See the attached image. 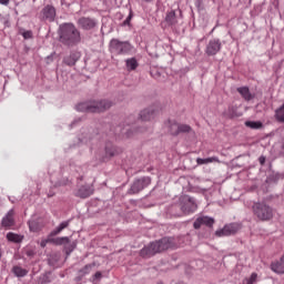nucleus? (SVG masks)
Listing matches in <instances>:
<instances>
[{
	"instance_id": "f257e3e1",
	"label": "nucleus",
	"mask_w": 284,
	"mask_h": 284,
	"mask_svg": "<svg viewBox=\"0 0 284 284\" xmlns=\"http://www.w3.org/2000/svg\"><path fill=\"white\" fill-rule=\"evenodd\" d=\"M174 247H176L174 237H163L158 242H152L149 246H144L140 251V256L142 258H150L154 254H160V252H165V250H174Z\"/></svg>"
},
{
	"instance_id": "f03ea898",
	"label": "nucleus",
	"mask_w": 284,
	"mask_h": 284,
	"mask_svg": "<svg viewBox=\"0 0 284 284\" xmlns=\"http://www.w3.org/2000/svg\"><path fill=\"white\" fill-rule=\"evenodd\" d=\"M60 41L64 45H77L81 43V32L72 23H67L60 27Z\"/></svg>"
},
{
	"instance_id": "7ed1b4c3",
	"label": "nucleus",
	"mask_w": 284,
	"mask_h": 284,
	"mask_svg": "<svg viewBox=\"0 0 284 284\" xmlns=\"http://www.w3.org/2000/svg\"><path fill=\"white\" fill-rule=\"evenodd\" d=\"M70 225V222L65 221L62 222L55 230H53L45 240H42L40 242V247H45V245H48V243H52V245H68V243H70V237L68 236H63V237H54L59 234H61V232H63V230H65V227H68Z\"/></svg>"
},
{
	"instance_id": "20e7f679",
	"label": "nucleus",
	"mask_w": 284,
	"mask_h": 284,
	"mask_svg": "<svg viewBox=\"0 0 284 284\" xmlns=\"http://www.w3.org/2000/svg\"><path fill=\"white\" fill-rule=\"evenodd\" d=\"M112 108V102L109 100H101L98 102H82L77 105L79 112H105Z\"/></svg>"
},
{
	"instance_id": "39448f33",
	"label": "nucleus",
	"mask_w": 284,
	"mask_h": 284,
	"mask_svg": "<svg viewBox=\"0 0 284 284\" xmlns=\"http://www.w3.org/2000/svg\"><path fill=\"white\" fill-rule=\"evenodd\" d=\"M254 216L262 222L274 219V209L265 202H255L252 206Z\"/></svg>"
},
{
	"instance_id": "423d86ee",
	"label": "nucleus",
	"mask_w": 284,
	"mask_h": 284,
	"mask_svg": "<svg viewBox=\"0 0 284 284\" xmlns=\"http://www.w3.org/2000/svg\"><path fill=\"white\" fill-rule=\"evenodd\" d=\"M110 52L111 54H115L116 57L130 54L134 47L128 41H120L119 39H112L110 41Z\"/></svg>"
},
{
	"instance_id": "0eeeda50",
	"label": "nucleus",
	"mask_w": 284,
	"mask_h": 284,
	"mask_svg": "<svg viewBox=\"0 0 284 284\" xmlns=\"http://www.w3.org/2000/svg\"><path fill=\"white\" fill-rule=\"evenodd\" d=\"M41 21H48L52 23L57 19V9L52 4H47L39 14Z\"/></svg>"
},
{
	"instance_id": "6e6552de",
	"label": "nucleus",
	"mask_w": 284,
	"mask_h": 284,
	"mask_svg": "<svg viewBox=\"0 0 284 284\" xmlns=\"http://www.w3.org/2000/svg\"><path fill=\"white\" fill-rule=\"evenodd\" d=\"M176 23H179L176 11L171 10L166 12L164 20L161 22V28H163V30H168V28H174Z\"/></svg>"
},
{
	"instance_id": "1a4fd4ad",
	"label": "nucleus",
	"mask_w": 284,
	"mask_h": 284,
	"mask_svg": "<svg viewBox=\"0 0 284 284\" xmlns=\"http://www.w3.org/2000/svg\"><path fill=\"white\" fill-rule=\"evenodd\" d=\"M152 183V180L150 178H141L139 180H135L130 189L131 194H139L142 190H145L148 185Z\"/></svg>"
},
{
	"instance_id": "9d476101",
	"label": "nucleus",
	"mask_w": 284,
	"mask_h": 284,
	"mask_svg": "<svg viewBox=\"0 0 284 284\" xmlns=\"http://www.w3.org/2000/svg\"><path fill=\"white\" fill-rule=\"evenodd\" d=\"M181 210L184 214H192L196 212V202L190 196H184L182 199Z\"/></svg>"
},
{
	"instance_id": "9b49d317",
	"label": "nucleus",
	"mask_w": 284,
	"mask_h": 284,
	"mask_svg": "<svg viewBox=\"0 0 284 284\" xmlns=\"http://www.w3.org/2000/svg\"><path fill=\"white\" fill-rule=\"evenodd\" d=\"M219 52H221V40H210L205 49V53L207 54V57H214L215 54H219Z\"/></svg>"
},
{
	"instance_id": "f8f14e48",
	"label": "nucleus",
	"mask_w": 284,
	"mask_h": 284,
	"mask_svg": "<svg viewBox=\"0 0 284 284\" xmlns=\"http://www.w3.org/2000/svg\"><path fill=\"white\" fill-rule=\"evenodd\" d=\"M240 226L236 223L227 224L222 230L216 231L215 235L217 236H232V234H236L239 232Z\"/></svg>"
},
{
	"instance_id": "ddd939ff",
	"label": "nucleus",
	"mask_w": 284,
	"mask_h": 284,
	"mask_svg": "<svg viewBox=\"0 0 284 284\" xmlns=\"http://www.w3.org/2000/svg\"><path fill=\"white\" fill-rule=\"evenodd\" d=\"M78 26L82 30H93V28H97V20L93 18L82 17L78 20Z\"/></svg>"
},
{
	"instance_id": "4468645a",
	"label": "nucleus",
	"mask_w": 284,
	"mask_h": 284,
	"mask_svg": "<svg viewBox=\"0 0 284 284\" xmlns=\"http://www.w3.org/2000/svg\"><path fill=\"white\" fill-rule=\"evenodd\" d=\"M201 225H206V227H212L214 225V219L210 216H200L193 223L195 230H201Z\"/></svg>"
},
{
	"instance_id": "2eb2a0df",
	"label": "nucleus",
	"mask_w": 284,
	"mask_h": 284,
	"mask_svg": "<svg viewBox=\"0 0 284 284\" xmlns=\"http://www.w3.org/2000/svg\"><path fill=\"white\" fill-rule=\"evenodd\" d=\"M1 226L4 230H10V227H14V210H10L4 217H2Z\"/></svg>"
},
{
	"instance_id": "dca6fc26",
	"label": "nucleus",
	"mask_w": 284,
	"mask_h": 284,
	"mask_svg": "<svg viewBox=\"0 0 284 284\" xmlns=\"http://www.w3.org/2000/svg\"><path fill=\"white\" fill-rule=\"evenodd\" d=\"M92 194H94V186L92 185H83L75 192V196L79 199H88Z\"/></svg>"
},
{
	"instance_id": "f3484780",
	"label": "nucleus",
	"mask_w": 284,
	"mask_h": 284,
	"mask_svg": "<svg viewBox=\"0 0 284 284\" xmlns=\"http://www.w3.org/2000/svg\"><path fill=\"white\" fill-rule=\"evenodd\" d=\"M97 267V263H91L84 265L82 268L78 271V276L75 277V281H81L84 276H88V274H91L92 270Z\"/></svg>"
},
{
	"instance_id": "a211bd4d",
	"label": "nucleus",
	"mask_w": 284,
	"mask_h": 284,
	"mask_svg": "<svg viewBox=\"0 0 284 284\" xmlns=\"http://www.w3.org/2000/svg\"><path fill=\"white\" fill-rule=\"evenodd\" d=\"M271 270L275 274H284V254L281 256L280 260L271 263Z\"/></svg>"
},
{
	"instance_id": "6ab92c4d",
	"label": "nucleus",
	"mask_w": 284,
	"mask_h": 284,
	"mask_svg": "<svg viewBox=\"0 0 284 284\" xmlns=\"http://www.w3.org/2000/svg\"><path fill=\"white\" fill-rule=\"evenodd\" d=\"M154 116H156V110H154L153 106L144 109L143 111L140 112L141 121H152Z\"/></svg>"
},
{
	"instance_id": "aec40b11",
	"label": "nucleus",
	"mask_w": 284,
	"mask_h": 284,
	"mask_svg": "<svg viewBox=\"0 0 284 284\" xmlns=\"http://www.w3.org/2000/svg\"><path fill=\"white\" fill-rule=\"evenodd\" d=\"M81 55L79 53L73 52L70 55L64 57L63 63L72 68V65H77V62L79 61Z\"/></svg>"
},
{
	"instance_id": "412c9836",
	"label": "nucleus",
	"mask_w": 284,
	"mask_h": 284,
	"mask_svg": "<svg viewBox=\"0 0 284 284\" xmlns=\"http://www.w3.org/2000/svg\"><path fill=\"white\" fill-rule=\"evenodd\" d=\"M237 92H239V94H241V97L244 99V101H252V99H254V94H252V92H250V88H247V87L237 88Z\"/></svg>"
},
{
	"instance_id": "4be33fe9",
	"label": "nucleus",
	"mask_w": 284,
	"mask_h": 284,
	"mask_svg": "<svg viewBox=\"0 0 284 284\" xmlns=\"http://www.w3.org/2000/svg\"><path fill=\"white\" fill-rule=\"evenodd\" d=\"M197 165H207L210 163H221V160H219L217 156L206 158V159H196Z\"/></svg>"
},
{
	"instance_id": "5701e85b",
	"label": "nucleus",
	"mask_w": 284,
	"mask_h": 284,
	"mask_svg": "<svg viewBox=\"0 0 284 284\" xmlns=\"http://www.w3.org/2000/svg\"><path fill=\"white\" fill-rule=\"evenodd\" d=\"M126 70L129 72H132L139 68V61H136V58H131L125 60Z\"/></svg>"
},
{
	"instance_id": "b1692460",
	"label": "nucleus",
	"mask_w": 284,
	"mask_h": 284,
	"mask_svg": "<svg viewBox=\"0 0 284 284\" xmlns=\"http://www.w3.org/2000/svg\"><path fill=\"white\" fill-rule=\"evenodd\" d=\"M180 123L176 121H169V132L172 136H179Z\"/></svg>"
},
{
	"instance_id": "393cba45",
	"label": "nucleus",
	"mask_w": 284,
	"mask_h": 284,
	"mask_svg": "<svg viewBox=\"0 0 284 284\" xmlns=\"http://www.w3.org/2000/svg\"><path fill=\"white\" fill-rule=\"evenodd\" d=\"M7 240H8L10 243H21V241H23V236L17 234V233H13V232H9V233L7 234Z\"/></svg>"
},
{
	"instance_id": "a878e982",
	"label": "nucleus",
	"mask_w": 284,
	"mask_h": 284,
	"mask_svg": "<svg viewBox=\"0 0 284 284\" xmlns=\"http://www.w3.org/2000/svg\"><path fill=\"white\" fill-rule=\"evenodd\" d=\"M12 272L16 276H18L19 278L23 277V276H28V270L21 267V266H13L12 267Z\"/></svg>"
},
{
	"instance_id": "bb28decb",
	"label": "nucleus",
	"mask_w": 284,
	"mask_h": 284,
	"mask_svg": "<svg viewBox=\"0 0 284 284\" xmlns=\"http://www.w3.org/2000/svg\"><path fill=\"white\" fill-rule=\"evenodd\" d=\"M245 125H246V128H251V130H261V128H263V122L246 121Z\"/></svg>"
},
{
	"instance_id": "cd10ccee",
	"label": "nucleus",
	"mask_w": 284,
	"mask_h": 284,
	"mask_svg": "<svg viewBox=\"0 0 284 284\" xmlns=\"http://www.w3.org/2000/svg\"><path fill=\"white\" fill-rule=\"evenodd\" d=\"M275 119L280 123H284V104L275 111Z\"/></svg>"
},
{
	"instance_id": "c85d7f7f",
	"label": "nucleus",
	"mask_w": 284,
	"mask_h": 284,
	"mask_svg": "<svg viewBox=\"0 0 284 284\" xmlns=\"http://www.w3.org/2000/svg\"><path fill=\"white\" fill-rule=\"evenodd\" d=\"M29 229L31 232H40L41 231V225H39V222L36 220H30L29 221Z\"/></svg>"
},
{
	"instance_id": "c756f323",
	"label": "nucleus",
	"mask_w": 284,
	"mask_h": 284,
	"mask_svg": "<svg viewBox=\"0 0 284 284\" xmlns=\"http://www.w3.org/2000/svg\"><path fill=\"white\" fill-rule=\"evenodd\" d=\"M105 152L106 156H116V154H119V150L116 149V146H106Z\"/></svg>"
},
{
	"instance_id": "7c9ffc66",
	"label": "nucleus",
	"mask_w": 284,
	"mask_h": 284,
	"mask_svg": "<svg viewBox=\"0 0 284 284\" xmlns=\"http://www.w3.org/2000/svg\"><path fill=\"white\" fill-rule=\"evenodd\" d=\"M189 132H192V126L187 124H180L179 134H189Z\"/></svg>"
},
{
	"instance_id": "2f4dec72",
	"label": "nucleus",
	"mask_w": 284,
	"mask_h": 284,
	"mask_svg": "<svg viewBox=\"0 0 284 284\" xmlns=\"http://www.w3.org/2000/svg\"><path fill=\"white\" fill-rule=\"evenodd\" d=\"M256 278H258V274L252 273L250 277H246L245 280H243V284H254L256 283Z\"/></svg>"
},
{
	"instance_id": "473e14b6",
	"label": "nucleus",
	"mask_w": 284,
	"mask_h": 284,
	"mask_svg": "<svg viewBox=\"0 0 284 284\" xmlns=\"http://www.w3.org/2000/svg\"><path fill=\"white\" fill-rule=\"evenodd\" d=\"M120 132H121V134H125V136L130 138V136H132V126H130V124H128L126 126L121 129Z\"/></svg>"
},
{
	"instance_id": "72a5a7b5",
	"label": "nucleus",
	"mask_w": 284,
	"mask_h": 284,
	"mask_svg": "<svg viewBox=\"0 0 284 284\" xmlns=\"http://www.w3.org/2000/svg\"><path fill=\"white\" fill-rule=\"evenodd\" d=\"M21 34H22L23 39H32V37H33V33L31 30L23 31Z\"/></svg>"
},
{
	"instance_id": "f704fd0d",
	"label": "nucleus",
	"mask_w": 284,
	"mask_h": 284,
	"mask_svg": "<svg viewBox=\"0 0 284 284\" xmlns=\"http://www.w3.org/2000/svg\"><path fill=\"white\" fill-rule=\"evenodd\" d=\"M101 278H103V274L98 271L93 276H92V280L93 281H101Z\"/></svg>"
},
{
	"instance_id": "c9c22d12",
	"label": "nucleus",
	"mask_w": 284,
	"mask_h": 284,
	"mask_svg": "<svg viewBox=\"0 0 284 284\" xmlns=\"http://www.w3.org/2000/svg\"><path fill=\"white\" fill-rule=\"evenodd\" d=\"M74 247H77V244H71L69 247L64 246V250H67V254H71V252L74 251Z\"/></svg>"
},
{
	"instance_id": "e433bc0d",
	"label": "nucleus",
	"mask_w": 284,
	"mask_h": 284,
	"mask_svg": "<svg viewBox=\"0 0 284 284\" xmlns=\"http://www.w3.org/2000/svg\"><path fill=\"white\" fill-rule=\"evenodd\" d=\"M132 20V14H130L125 20H124V26H130V21Z\"/></svg>"
},
{
	"instance_id": "4c0bfd02",
	"label": "nucleus",
	"mask_w": 284,
	"mask_h": 284,
	"mask_svg": "<svg viewBox=\"0 0 284 284\" xmlns=\"http://www.w3.org/2000/svg\"><path fill=\"white\" fill-rule=\"evenodd\" d=\"M0 4L1 6H9L10 4V0H0Z\"/></svg>"
},
{
	"instance_id": "58836bf2",
	"label": "nucleus",
	"mask_w": 284,
	"mask_h": 284,
	"mask_svg": "<svg viewBox=\"0 0 284 284\" xmlns=\"http://www.w3.org/2000/svg\"><path fill=\"white\" fill-rule=\"evenodd\" d=\"M130 121H134V116H133V115H130V116L126 119L125 123H129Z\"/></svg>"
},
{
	"instance_id": "ea45409f",
	"label": "nucleus",
	"mask_w": 284,
	"mask_h": 284,
	"mask_svg": "<svg viewBox=\"0 0 284 284\" xmlns=\"http://www.w3.org/2000/svg\"><path fill=\"white\" fill-rule=\"evenodd\" d=\"M260 163H261V165H264V164H265V158H264V156H261V158H260Z\"/></svg>"
},
{
	"instance_id": "a19ab883",
	"label": "nucleus",
	"mask_w": 284,
	"mask_h": 284,
	"mask_svg": "<svg viewBox=\"0 0 284 284\" xmlns=\"http://www.w3.org/2000/svg\"><path fill=\"white\" fill-rule=\"evenodd\" d=\"M144 3H152L154 0H142Z\"/></svg>"
},
{
	"instance_id": "79ce46f5",
	"label": "nucleus",
	"mask_w": 284,
	"mask_h": 284,
	"mask_svg": "<svg viewBox=\"0 0 284 284\" xmlns=\"http://www.w3.org/2000/svg\"><path fill=\"white\" fill-rule=\"evenodd\" d=\"M0 258H1V253H0Z\"/></svg>"
}]
</instances>
